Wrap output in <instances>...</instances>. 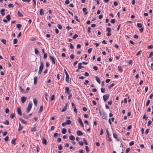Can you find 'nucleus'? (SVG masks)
<instances>
[{
  "mask_svg": "<svg viewBox=\"0 0 153 153\" xmlns=\"http://www.w3.org/2000/svg\"><path fill=\"white\" fill-rule=\"evenodd\" d=\"M32 106V104L31 102H29L27 107V108L26 111L27 113H28L30 110Z\"/></svg>",
  "mask_w": 153,
  "mask_h": 153,
  "instance_id": "1",
  "label": "nucleus"
},
{
  "mask_svg": "<svg viewBox=\"0 0 153 153\" xmlns=\"http://www.w3.org/2000/svg\"><path fill=\"white\" fill-rule=\"evenodd\" d=\"M100 114L101 116L102 117L103 119H106L107 117L106 114L104 112H102V113L100 112Z\"/></svg>",
  "mask_w": 153,
  "mask_h": 153,
  "instance_id": "2",
  "label": "nucleus"
},
{
  "mask_svg": "<svg viewBox=\"0 0 153 153\" xmlns=\"http://www.w3.org/2000/svg\"><path fill=\"white\" fill-rule=\"evenodd\" d=\"M109 95L108 94L104 95L103 96V99L104 101H106L108 98Z\"/></svg>",
  "mask_w": 153,
  "mask_h": 153,
  "instance_id": "3",
  "label": "nucleus"
},
{
  "mask_svg": "<svg viewBox=\"0 0 153 153\" xmlns=\"http://www.w3.org/2000/svg\"><path fill=\"white\" fill-rule=\"evenodd\" d=\"M68 104L67 103L65 104L64 108L61 111L62 112L65 111L67 108Z\"/></svg>",
  "mask_w": 153,
  "mask_h": 153,
  "instance_id": "4",
  "label": "nucleus"
},
{
  "mask_svg": "<svg viewBox=\"0 0 153 153\" xmlns=\"http://www.w3.org/2000/svg\"><path fill=\"white\" fill-rule=\"evenodd\" d=\"M17 112L18 113V114L20 115H22V113L21 111V110L20 108L19 107H18L17 108Z\"/></svg>",
  "mask_w": 153,
  "mask_h": 153,
  "instance_id": "5",
  "label": "nucleus"
},
{
  "mask_svg": "<svg viewBox=\"0 0 153 153\" xmlns=\"http://www.w3.org/2000/svg\"><path fill=\"white\" fill-rule=\"evenodd\" d=\"M49 57H50V59L51 60L53 63L54 65L55 64V60L53 56H50Z\"/></svg>",
  "mask_w": 153,
  "mask_h": 153,
  "instance_id": "6",
  "label": "nucleus"
},
{
  "mask_svg": "<svg viewBox=\"0 0 153 153\" xmlns=\"http://www.w3.org/2000/svg\"><path fill=\"white\" fill-rule=\"evenodd\" d=\"M27 99V97H22L21 98V101L22 103H24Z\"/></svg>",
  "mask_w": 153,
  "mask_h": 153,
  "instance_id": "7",
  "label": "nucleus"
},
{
  "mask_svg": "<svg viewBox=\"0 0 153 153\" xmlns=\"http://www.w3.org/2000/svg\"><path fill=\"white\" fill-rule=\"evenodd\" d=\"M78 122L80 124L81 126H82V127L84 126V125L82 120L79 117L78 118Z\"/></svg>",
  "mask_w": 153,
  "mask_h": 153,
  "instance_id": "8",
  "label": "nucleus"
},
{
  "mask_svg": "<svg viewBox=\"0 0 153 153\" xmlns=\"http://www.w3.org/2000/svg\"><path fill=\"white\" fill-rule=\"evenodd\" d=\"M76 134L78 136H81L83 134L81 131L78 130L76 132Z\"/></svg>",
  "mask_w": 153,
  "mask_h": 153,
  "instance_id": "9",
  "label": "nucleus"
},
{
  "mask_svg": "<svg viewBox=\"0 0 153 153\" xmlns=\"http://www.w3.org/2000/svg\"><path fill=\"white\" fill-rule=\"evenodd\" d=\"M43 68V64L42 62H41L40 64V65L39 67V69L42 70Z\"/></svg>",
  "mask_w": 153,
  "mask_h": 153,
  "instance_id": "10",
  "label": "nucleus"
},
{
  "mask_svg": "<svg viewBox=\"0 0 153 153\" xmlns=\"http://www.w3.org/2000/svg\"><path fill=\"white\" fill-rule=\"evenodd\" d=\"M82 63H79L78 64V68L79 69H81L82 68H84V66H82Z\"/></svg>",
  "mask_w": 153,
  "mask_h": 153,
  "instance_id": "11",
  "label": "nucleus"
},
{
  "mask_svg": "<svg viewBox=\"0 0 153 153\" xmlns=\"http://www.w3.org/2000/svg\"><path fill=\"white\" fill-rule=\"evenodd\" d=\"M69 88L68 87H66L65 88V93L69 94L70 92L69 91Z\"/></svg>",
  "mask_w": 153,
  "mask_h": 153,
  "instance_id": "12",
  "label": "nucleus"
},
{
  "mask_svg": "<svg viewBox=\"0 0 153 153\" xmlns=\"http://www.w3.org/2000/svg\"><path fill=\"white\" fill-rule=\"evenodd\" d=\"M5 9H1V13L2 15V16H4L5 15Z\"/></svg>",
  "mask_w": 153,
  "mask_h": 153,
  "instance_id": "13",
  "label": "nucleus"
},
{
  "mask_svg": "<svg viewBox=\"0 0 153 153\" xmlns=\"http://www.w3.org/2000/svg\"><path fill=\"white\" fill-rule=\"evenodd\" d=\"M69 75H66V77L65 78V80L66 82L68 83L69 82Z\"/></svg>",
  "mask_w": 153,
  "mask_h": 153,
  "instance_id": "14",
  "label": "nucleus"
},
{
  "mask_svg": "<svg viewBox=\"0 0 153 153\" xmlns=\"http://www.w3.org/2000/svg\"><path fill=\"white\" fill-rule=\"evenodd\" d=\"M23 128V127L22 126H21V124L20 123H19V128L18 129V131H21L22 128Z\"/></svg>",
  "mask_w": 153,
  "mask_h": 153,
  "instance_id": "15",
  "label": "nucleus"
},
{
  "mask_svg": "<svg viewBox=\"0 0 153 153\" xmlns=\"http://www.w3.org/2000/svg\"><path fill=\"white\" fill-rule=\"evenodd\" d=\"M33 102L35 106H36L37 104V101L35 99H34L33 100Z\"/></svg>",
  "mask_w": 153,
  "mask_h": 153,
  "instance_id": "16",
  "label": "nucleus"
},
{
  "mask_svg": "<svg viewBox=\"0 0 153 153\" xmlns=\"http://www.w3.org/2000/svg\"><path fill=\"white\" fill-rule=\"evenodd\" d=\"M37 76H35L34 77V85H36L37 82Z\"/></svg>",
  "mask_w": 153,
  "mask_h": 153,
  "instance_id": "17",
  "label": "nucleus"
},
{
  "mask_svg": "<svg viewBox=\"0 0 153 153\" xmlns=\"http://www.w3.org/2000/svg\"><path fill=\"white\" fill-rule=\"evenodd\" d=\"M95 79L96 81L99 84L100 83V79L97 76L95 77Z\"/></svg>",
  "mask_w": 153,
  "mask_h": 153,
  "instance_id": "18",
  "label": "nucleus"
},
{
  "mask_svg": "<svg viewBox=\"0 0 153 153\" xmlns=\"http://www.w3.org/2000/svg\"><path fill=\"white\" fill-rule=\"evenodd\" d=\"M23 117L25 119H28L29 118V116L26 115L25 113H23Z\"/></svg>",
  "mask_w": 153,
  "mask_h": 153,
  "instance_id": "19",
  "label": "nucleus"
},
{
  "mask_svg": "<svg viewBox=\"0 0 153 153\" xmlns=\"http://www.w3.org/2000/svg\"><path fill=\"white\" fill-rule=\"evenodd\" d=\"M69 139L71 140H75V137L72 135H71L69 137Z\"/></svg>",
  "mask_w": 153,
  "mask_h": 153,
  "instance_id": "20",
  "label": "nucleus"
},
{
  "mask_svg": "<svg viewBox=\"0 0 153 153\" xmlns=\"http://www.w3.org/2000/svg\"><path fill=\"white\" fill-rule=\"evenodd\" d=\"M118 68L119 71L120 72H122L123 71V68H122L120 66H118Z\"/></svg>",
  "mask_w": 153,
  "mask_h": 153,
  "instance_id": "21",
  "label": "nucleus"
},
{
  "mask_svg": "<svg viewBox=\"0 0 153 153\" xmlns=\"http://www.w3.org/2000/svg\"><path fill=\"white\" fill-rule=\"evenodd\" d=\"M47 142V140L44 138H43L42 139V143L44 144H45V145H46Z\"/></svg>",
  "mask_w": 153,
  "mask_h": 153,
  "instance_id": "22",
  "label": "nucleus"
},
{
  "mask_svg": "<svg viewBox=\"0 0 153 153\" xmlns=\"http://www.w3.org/2000/svg\"><path fill=\"white\" fill-rule=\"evenodd\" d=\"M82 10L84 12V14L85 15H86L88 13L86 12V11L87 10V9L86 8H83L82 9Z\"/></svg>",
  "mask_w": 153,
  "mask_h": 153,
  "instance_id": "23",
  "label": "nucleus"
},
{
  "mask_svg": "<svg viewBox=\"0 0 153 153\" xmlns=\"http://www.w3.org/2000/svg\"><path fill=\"white\" fill-rule=\"evenodd\" d=\"M18 15L20 17H22L23 16L22 13L20 12L19 11H18Z\"/></svg>",
  "mask_w": 153,
  "mask_h": 153,
  "instance_id": "24",
  "label": "nucleus"
},
{
  "mask_svg": "<svg viewBox=\"0 0 153 153\" xmlns=\"http://www.w3.org/2000/svg\"><path fill=\"white\" fill-rule=\"evenodd\" d=\"M67 131V130L66 129L63 128L62 129V133L64 134L66 133Z\"/></svg>",
  "mask_w": 153,
  "mask_h": 153,
  "instance_id": "25",
  "label": "nucleus"
},
{
  "mask_svg": "<svg viewBox=\"0 0 153 153\" xmlns=\"http://www.w3.org/2000/svg\"><path fill=\"white\" fill-rule=\"evenodd\" d=\"M39 13L40 15H42L44 14V11L42 9H41L40 10Z\"/></svg>",
  "mask_w": 153,
  "mask_h": 153,
  "instance_id": "26",
  "label": "nucleus"
},
{
  "mask_svg": "<svg viewBox=\"0 0 153 153\" xmlns=\"http://www.w3.org/2000/svg\"><path fill=\"white\" fill-rule=\"evenodd\" d=\"M65 123L66 125H69L71 123V121L70 120H67Z\"/></svg>",
  "mask_w": 153,
  "mask_h": 153,
  "instance_id": "27",
  "label": "nucleus"
},
{
  "mask_svg": "<svg viewBox=\"0 0 153 153\" xmlns=\"http://www.w3.org/2000/svg\"><path fill=\"white\" fill-rule=\"evenodd\" d=\"M19 120L23 124H25L26 123H27L23 119H21V118H19Z\"/></svg>",
  "mask_w": 153,
  "mask_h": 153,
  "instance_id": "28",
  "label": "nucleus"
},
{
  "mask_svg": "<svg viewBox=\"0 0 153 153\" xmlns=\"http://www.w3.org/2000/svg\"><path fill=\"white\" fill-rule=\"evenodd\" d=\"M34 51H35V54H36V55H37L39 53V51H38V50H37V49L35 48L34 49Z\"/></svg>",
  "mask_w": 153,
  "mask_h": 153,
  "instance_id": "29",
  "label": "nucleus"
},
{
  "mask_svg": "<svg viewBox=\"0 0 153 153\" xmlns=\"http://www.w3.org/2000/svg\"><path fill=\"white\" fill-rule=\"evenodd\" d=\"M3 123L5 125H8L9 124V122L8 120H6L3 122Z\"/></svg>",
  "mask_w": 153,
  "mask_h": 153,
  "instance_id": "30",
  "label": "nucleus"
},
{
  "mask_svg": "<svg viewBox=\"0 0 153 153\" xmlns=\"http://www.w3.org/2000/svg\"><path fill=\"white\" fill-rule=\"evenodd\" d=\"M6 19H7V20L8 21H9L10 20V15H8L7 16H6Z\"/></svg>",
  "mask_w": 153,
  "mask_h": 153,
  "instance_id": "31",
  "label": "nucleus"
},
{
  "mask_svg": "<svg viewBox=\"0 0 153 153\" xmlns=\"http://www.w3.org/2000/svg\"><path fill=\"white\" fill-rule=\"evenodd\" d=\"M8 7L9 8H13L14 7V5L13 4L10 3L8 5Z\"/></svg>",
  "mask_w": 153,
  "mask_h": 153,
  "instance_id": "32",
  "label": "nucleus"
},
{
  "mask_svg": "<svg viewBox=\"0 0 153 153\" xmlns=\"http://www.w3.org/2000/svg\"><path fill=\"white\" fill-rule=\"evenodd\" d=\"M137 25L138 27L141 28L142 27V25L141 23H137Z\"/></svg>",
  "mask_w": 153,
  "mask_h": 153,
  "instance_id": "33",
  "label": "nucleus"
},
{
  "mask_svg": "<svg viewBox=\"0 0 153 153\" xmlns=\"http://www.w3.org/2000/svg\"><path fill=\"white\" fill-rule=\"evenodd\" d=\"M15 114L14 113H12L10 114V117L11 118L13 119L15 117Z\"/></svg>",
  "mask_w": 153,
  "mask_h": 153,
  "instance_id": "34",
  "label": "nucleus"
},
{
  "mask_svg": "<svg viewBox=\"0 0 153 153\" xmlns=\"http://www.w3.org/2000/svg\"><path fill=\"white\" fill-rule=\"evenodd\" d=\"M22 26V25L20 24H17L16 25V27L17 28H18L19 30H20V27Z\"/></svg>",
  "mask_w": 153,
  "mask_h": 153,
  "instance_id": "35",
  "label": "nucleus"
},
{
  "mask_svg": "<svg viewBox=\"0 0 153 153\" xmlns=\"http://www.w3.org/2000/svg\"><path fill=\"white\" fill-rule=\"evenodd\" d=\"M143 119H146V120L147 119V117H146V114H145L143 116Z\"/></svg>",
  "mask_w": 153,
  "mask_h": 153,
  "instance_id": "36",
  "label": "nucleus"
},
{
  "mask_svg": "<svg viewBox=\"0 0 153 153\" xmlns=\"http://www.w3.org/2000/svg\"><path fill=\"white\" fill-rule=\"evenodd\" d=\"M43 109V106L42 105H41L39 108V112H41Z\"/></svg>",
  "mask_w": 153,
  "mask_h": 153,
  "instance_id": "37",
  "label": "nucleus"
},
{
  "mask_svg": "<svg viewBox=\"0 0 153 153\" xmlns=\"http://www.w3.org/2000/svg\"><path fill=\"white\" fill-rule=\"evenodd\" d=\"M85 148L86 152L88 153L89 152V149L88 147L87 146H85Z\"/></svg>",
  "mask_w": 153,
  "mask_h": 153,
  "instance_id": "38",
  "label": "nucleus"
},
{
  "mask_svg": "<svg viewBox=\"0 0 153 153\" xmlns=\"http://www.w3.org/2000/svg\"><path fill=\"white\" fill-rule=\"evenodd\" d=\"M17 41H18L17 39H14L13 42V44H16L17 42Z\"/></svg>",
  "mask_w": 153,
  "mask_h": 153,
  "instance_id": "39",
  "label": "nucleus"
},
{
  "mask_svg": "<svg viewBox=\"0 0 153 153\" xmlns=\"http://www.w3.org/2000/svg\"><path fill=\"white\" fill-rule=\"evenodd\" d=\"M55 97V96L54 95H52L51 97V101H52L53 100H54V98Z\"/></svg>",
  "mask_w": 153,
  "mask_h": 153,
  "instance_id": "40",
  "label": "nucleus"
},
{
  "mask_svg": "<svg viewBox=\"0 0 153 153\" xmlns=\"http://www.w3.org/2000/svg\"><path fill=\"white\" fill-rule=\"evenodd\" d=\"M114 83H112L110 85H109L108 86V88H111L112 87H113L114 85Z\"/></svg>",
  "mask_w": 153,
  "mask_h": 153,
  "instance_id": "41",
  "label": "nucleus"
},
{
  "mask_svg": "<svg viewBox=\"0 0 153 153\" xmlns=\"http://www.w3.org/2000/svg\"><path fill=\"white\" fill-rule=\"evenodd\" d=\"M15 140H16L15 139H13L12 141H11V143L12 144H15Z\"/></svg>",
  "mask_w": 153,
  "mask_h": 153,
  "instance_id": "42",
  "label": "nucleus"
},
{
  "mask_svg": "<svg viewBox=\"0 0 153 153\" xmlns=\"http://www.w3.org/2000/svg\"><path fill=\"white\" fill-rule=\"evenodd\" d=\"M78 35H77V34H75V35L74 36H73V39H76V38H77L78 37Z\"/></svg>",
  "mask_w": 153,
  "mask_h": 153,
  "instance_id": "43",
  "label": "nucleus"
},
{
  "mask_svg": "<svg viewBox=\"0 0 153 153\" xmlns=\"http://www.w3.org/2000/svg\"><path fill=\"white\" fill-rule=\"evenodd\" d=\"M31 130L32 131H35L36 130V128L35 126L33 128L31 129Z\"/></svg>",
  "mask_w": 153,
  "mask_h": 153,
  "instance_id": "44",
  "label": "nucleus"
},
{
  "mask_svg": "<svg viewBox=\"0 0 153 153\" xmlns=\"http://www.w3.org/2000/svg\"><path fill=\"white\" fill-rule=\"evenodd\" d=\"M130 149L129 148H128L126 149V153H128L130 151Z\"/></svg>",
  "mask_w": 153,
  "mask_h": 153,
  "instance_id": "45",
  "label": "nucleus"
},
{
  "mask_svg": "<svg viewBox=\"0 0 153 153\" xmlns=\"http://www.w3.org/2000/svg\"><path fill=\"white\" fill-rule=\"evenodd\" d=\"M106 30L108 32H110L111 31V28L110 27H107Z\"/></svg>",
  "mask_w": 153,
  "mask_h": 153,
  "instance_id": "46",
  "label": "nucleus"
},
{
  "mask_svg": "<svg viewBox=\"0 0 153 153\" xmlns=\"http://www.w3.org/2000/svg\"><path fill=\"white\" fill-rule=\"evenodd\" d=\"M150 103V101L149 100H148L146 103V106H148Z\"/></svg>",
  "mask_w": 153,
  "mask_h": 153,
  "instance_id": "47",
  "label": "nucleus"
},
{
  "mask_svg": "<svg viewBox=\"0 0 153 153\" xmlns=\"http://www.w3.org/2000/svg\"><path fill=\"white\" fill-rule=\"evenodd\" d=\"M153 56V51L151 52L149 55V58L151 57L152 56Z\"/></svg>",
  "mask_w": 153,
  "mask_h": 153,
  "instance_id": "48",
  "label": "nucleus"
},
{
  "mask_svg": "<svg viewBox=\"0 0 153 153\" xmlns=\"http://www.w3.org/2000/svg\"><path fill=\"white\" fill-rule=\"evenodd\" d=\"M58 149L59 150H62V147L61 145H59L58 147Z\"/></svg>",
  "mask_w": 153,
  "mask_h": 153,
  "instance_id": "49",
  "label": "nucleus"
},
{
  "mask_svg": "<svg viewBox=\"0 0 153 153\" xmlns=\"http://www.w3.org/2000/svg\"><path fill=\"white\" fill-rule=\"evenodd\" d=\"M101 91L102 93H104L105 91V88H101Z\"/></svg>",
  "mask_w": 153,
  "mask_h": 153,
  "instance_id": "50",
  "label": "nucleus"
},
{
  "mask_svg": "<svg viewBox=\"0 0 153 153\" xmlns=\"http://www.w3.org/2000/svg\"><path fill=\"white\" fill-rule=\"evenodd\" d=\"M47 56V54L46 53H44L43 58L44 59H46Z\"/></svg>",
  "mask_w": 153,
  "mask_h": 153,
  "instance_id": "51",
  "label": "nucleus"
},
{
  "mask_svg": "<svg viewBox=\"0 0 153 153\" xmlns=\"http://www.w3.org/2000/svg\"><path fill=\"white\" fill-rule=\"evenodd\" d=\"M83 140L85 143V144L86 145H87L88 144L85 138H83Z\"/></svg>",
  "mask_w": 153,
  "mask_h": 153,
  "instance_id": "52",
  "label": "nucleus"
},
{
  "mask_svg": "<svg viewBox=\"0 0 153 153\" xmlns=\"http://www.w3.org/2000/svg\"><path fill=\"white\" fill-rule=\"evenodd\" d=\"M1 42L3 43H4V44H6V40L5 39H2L1 40Z\"/></svg>",
  "mask_w": 153,
  "mask_h": 153,
  "instance_id": "53",
  "label": "nucleus"
},
{
  "mask_svg": "<svg viewBox=\"0 0 153 153\" xmlns=\"http://www.w3.org/2000/svg\"><path fill=\"white\" fill-rule=\"evenodd\" d=\"M70 48L72 49H74V46H73V45L71 43L70 44Z\"/></svg>",
  "mask_w": 153,
  "mask_h": 153,
  "instance_id": "54",
  "label": "nucleus"
},
{
  "mask_svg": "<svg viewBox=\"0 0 153 153\" xmlns=\"http://www.w3.org/2000/svg\"><path fill=\"white\" fill-rule=\"evenodd\" d=\"M113 135L114 137L115 138V139L117 138V134H116L115 133H113Z\"/></svg>",
  "mask_w": 153,
  "mask_h": 153,
  "instance_id": "55",
  "label": "nucleus"
},
{
  "mask_svg": "<svg viewBox=\"0 0 153 153\" xmlns=\"http://www.w3.org/2000/svg\"><path fill=\"white\" fill-rule=\"evenodd\" d=\"M152 123V121L151 120H149L147 126H149L150 124Z\"/></svg>",
  "mask_w": 153,
  "mask_h": 153,
  "instance_id": "56",
  "label": "nucleus"
},
{
  "mask_svg": "<svg viewBox=\"0 0 153 153\" xmlns=\"http://www.w3.org/2000/svg\"><path fill=\"white\" fill-rule=\"evenodd\" d=\"M74 17L75 18L77 22H79V19H78L77 16L75 15Z\"/></svg>",
  "mask_w": 153,
  "mask_h": 153,
  "instance_id": "57",
  "label": "nucleus"
},
{
  "mask_svg": "<svg viewBox=\"0 0 153 153\" xmlns=\"http://www.w3.org/2000/svg\"><path fill=\"white\" fill-rule=\"evenodd\" d=\"M84 75L85 76H89V74L88 72H86L84 74Z\"/></svg>",
  "mask_w": 153,
  "mask_h": 153,
  "instance_id": "58",
  "label": "nucleus"
},
{
  "mask_svg": "<svg viewBox=\"0 0 153 153\" xmlns=\"http://www.w3.org/2000/svg\"><path fill=\"white\" fill-rule=\"evenodd\" d=\"M70 57L72 59H73L74 58V56L73 54H71L70 55Z\"/></svg>",
  "mask_w": 153,
  "mask_h": 153,
  "instance_id": "59",
  "label": "nucleus"
},
{
  "mask_svg": "<svg viewBox=\"0 0 153 153\" xmlns=\"http://www.w3.org/2000/svg\"><path fill=\"white\" fill-rule=\"evenodd\" d=\"M9 109L8 108H6L5 110V112L6 113H8L9 112Z\"/></svg>",
  "mask_w": 153,
  "mask_h": 153,
  "instance_id": "60",
  "label": "nucleus"
},
{
  "mask_svg": "<svg viewBox=\"0 0 153 153\" xmlns=\"http://www.w3.org/2000/svg\"><path fill=\"white\" fill-rule=\"evenodd\" d=\"M134 143V142L133 141H132L129 143V145L130 146H131L133 145Z\"/></svg>",
  "mask_w": 153,
  "mask_h": 153,
  "instance_id": "61",
  "label": "nucleus"
},
{
  "mask_svg": "<svg viewBox=\"0 0 153 153\" xmlns=\"http://www.w3.org/2000/svg\"><path fill=\"white\" fill-rule=\"evenodd\" d=\"M149 129H147L146 130L145 133L146 134H147L148 133H149Z\"/></svg>",
  "mask_w": 153,
  "mask_h": 153,
  "instance_id": "62",
  "label": "nucleus"
},
{
  "mask_svg": "<svg viewBox=\"0 0 153 153\" xmlns=\"http://www.w3.org/2000/svg\"><path fill=\"white\" fill-rule=\"evenodd\" d=\"M115 22V19H112L111 20V22L112 23H114Z\"/></svg>",
  "mask_w": 153,
  "mask_h": 153,
  "instance_id": "63",
  "label": "nucleus"
},
{
  "mask_svg": "<svg viewBox=\"0 0 153 153\" xmlns=\"http://www.w3.org/2000/svg\"><path fill=\"white\" fill-rule=\"evenodd\" d=\"M89 82V81L88 80H85V82L84 83V84L86 85Z\"/></svg>",
  "mask_w": 153,
  "mask_h": 153,
  "instance_id": "64",
  "label": "nucleus"
}]
</instances>
